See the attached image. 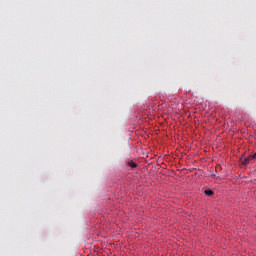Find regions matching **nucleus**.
Listing matches in <instances>:
<instances>
[{"instance_id": "2", "label": "nucleus", "mask_w": 256, "mask_h": 256, "mask_svg": "<svg viewBox=\"0 0 256 256\" xmlns=\"http://www.w3.org/2000/svg\"><path fill=\"white\" fill-rule=\"evenodd\" d=\"M204 193H205V195H207L208 197H211V195H213V190H205Z\"/></svg>"}, {"instance_id": "3", "label": "nucleus", "mask_w": 256, "mask_h": 256, "mask_svg": "<svg viewBox=\"0 0 256 256\" xmlns=\"http://www.w3.org/2000/svg\"><path fill=\"white\" fill-rule=\"evenodd\" d=\"M129 167H132V169H135L137 167V163L135 162H128Z\"/></svg>"}, {"instance_id": "1", "label": "nucleus", "mask_w": 256, "mask_h": 256, "mask_svg": "<svg viewBox=\"0 0 256 256\" xmlns=\"http://www.w3.org/2000/svg\"><path fill=\"white\" fill-rule=\"evenodd\" d=\"M253 159H256V153L245 158L243 161V165H249V163H251Z\"/></svg>"}]
</instances>
